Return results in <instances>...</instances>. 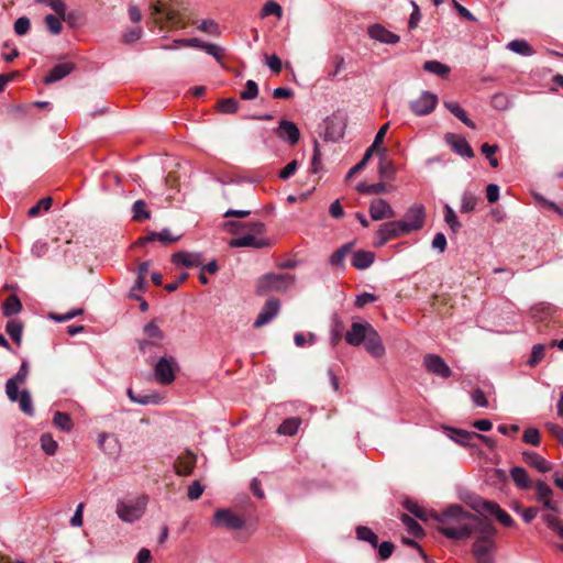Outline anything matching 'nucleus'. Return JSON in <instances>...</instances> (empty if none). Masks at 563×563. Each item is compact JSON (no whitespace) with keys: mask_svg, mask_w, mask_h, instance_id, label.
Returning a JSON list of instances; mask_svg holds the SVG:
<instances>
[{"mask_svg":"<svg viewBox=\"0 0 563 563\" xmlns=\"http://www.w3.org/2000/svg\"><path fill=\"white\" fill-rule=\"evenodd\" d=\"M444 221L453 233H456L462 227L455 211L449 205L444 206Z\"/></svg>","mask_w":563,"mask_h":563,"instance_id":"47","label":"nucleus"},{"mask_svg":"<svg viewBox=\"0 0 563 563\" xmlns=\"http://www.w3.org/2000/svg\"><path fill=\"white\" fill-rule=\"evenodd\" d=\"M534 199L544 208L552 210L563 218V207L558 206L555 202L544 198L543 196L536 194Z\"/></svg>","mask_w":563,"mask_h":563,"instance_id":"58","label":"nucleus"},{"mask_svg":"<svg viewBox=\"0 0 563 563\" xmlns=\"http://www.w3.org/2000/svg\"><path fill=\"white\" fill-rule=\"evenodd\" d=\"M269 15H276L277 18H282L283 15L282 7L272 0L267 1L261 10V18H266Z\"/></svg>","mask_w":563,"mask_h":563,"instance_id":"53","label":"nucleus"},{"mask_svg":"<svg viewBox=\"0 0 563 563\" xmlns=\"http://www.w3.org/2000/svg\"><path fill=\"white\" fill-rule=\"evenodd\" d=\"M146 505L147 498L145 496H139L128 500H119L115 511L122 521L132 523L143 516Z\"/></svg>","mask_w":563,"mask_h":563,"instance_id":"4","label":"nucleus"},{"mask_svg":"<svg viewBox=\"0 0 563 563\" xmlns=\"http://www.w3.org/2000/svg\"><path fill=\"white\" fill-rule=\"evenodd\" d=\"M196 465V455L190 451L180 454L174 463L177 475L188 476L192 473Z\"/></svg>","mask_w":563,"mask_h":563,"instance_id":"23","label":"nucleus"},{"mask_svg":"<svg viewBox=\"0 0 563 563\" xmlns=\"http://www.w3.org/2000/svg\"><path fill=\"white\" fill-rule=\"evenodd\" d=\"M449 439L462 446H474L473 440H475L476 432L466 431L456 428H444Z\"/></svg>","mask_w":563,"mask_h":563,"instance_id":"26","label":"nucleus"},{"mask_svg":"<svg viewBox=\"0 0 563 563\" xmlns=\"http://www.w3.org/2000/svg\"><path fill=\"white\" fill-rule=\"evenodd\" d=\"M7 333L18 344L21 343L23 327L22 323L15 319L9 320L5 325Z\"/></svg>","mask_w":563,"mask_h":563,"instance_id":"46","label":"nucleus"},{"mask_svg":"<svg viewBox=\"0 0 563 563\" xmlns=\"http://www.w3.org/2000/svg\"><path fill=\"white\" fill-rule=\"evenodd\" d=\"M444 107L459 120H461L466 126L476 129V124L467 117L465 110L454 101H444Z\"/></svg>","mask_w":563,"mask_h":563,"instance_id":"32","label":"nucleus"},{"mask_svg":"<svg viewBox=\"0 0 563 563\" xmlns=\"http://www.w3.org/2000/svg\"><path fill=\"white\" fill-rule=\"evenodd\" d=\"M438 530L451 540H466L486 521L466 511L460 505H451L443 512L437 514Z\"/></svg>","mask_w":563,"mask_h":563,"instance_id":"1","label":"nucleus"},{"mask_svg":"<svg viewBox=\"0 0 563 563\" xmlns=\"http://www.w3.org/2000/svg\"><path fill=\"white\" fill-rule=\"evenodd\" d=\"M356 536L360 540L368 542L373 548L378 545V537L367 527H357Z\"/></svg>","mask_w":563,"mask_h":563,"instance_id":"50","label":"nucleus"},{"mask_svg":"<svg viewBox=\"0 0 563 563\" xmlns=\"http://www.w3.org/2000/svg\"><path fill=\"white\" fill-rule=\"evenodd\" d=\"M490 104L496 110L505 111L511 106V101L508 95L498 92L492 97Z\"/></svg>","mask_w":563,"mask_h":563,"instance_id":"51","label":"nucleus"},{"mask_svg":"<svg viewBox=\"0 0 563 563\" xmlns=\"http://www.w3.org/2000/svg\"><path fill=\"white\" fill-rule=\"evenodd\" d=\"M30 27L31 22L30 19L26 16H21L16 19V21L14 22V32L19 36L25 35L30 31Z\"/></svg>","mask_w":563,"mask_h":563,"instance_id":"61","label":"nucleus"},{"mask_svg":"<svg viewBox=\"0 0 563 563\" xmlns=\"http://www.w3.org/2000/svg\"><path fill=\"white\" fill-rule=\"evenodd\" d=\"M471 506L477 514L482 516H495V518L505 527H510L514 525L512 518L495 501L477 497L473 500Z\"/></svg>","mask_w":563,"mask_h":563,"instance_id":"6","label":"nucleus"},{"mask_svg":"<svg viewBox=\"0 0 563 563\" xmlns=\"http://www.w3.org/2000/svg\"><path fill=\"white\" fill-rule=\"evenodd\" d=\"M301 420L297 417H291L283 421V423L278 427L277 432L284 435H294L297 433Z\"/></svg>","mask_w":563,"mask_h":563,"instance_id":"38","label":"nucleus"},{"mask_svg":"<svg viewBox=\"0 0 563 563\" xmlns=\"http://www.w3.org/2000/svg\"><path fill=\"white\" fill-rule=\"evenodd\" d=\"M408 233L420 230L426 222V209L421 203H413L408 208L404 218L399 220Z\"/></svg>","mask_w":563,"mask_h":563,"instance_id":"9","label":"nucleus"},{"mask_svg":"<svg viewBox=\"0 0 563 563\" xmlns=\"http://www.w3.org/2000/svg\"><path fill=\"white\" fill-rule=\"evenodd\" d=\"M380 152H382V156H380L379 165H378V174H379L380 178L390 179V178H393V176L395 174L394 164L391 161H388L385 157L386 148H380Z\"/></svg>","mask_w":563,"mask_h":563,"instance_id":"39","label":"nucleus"},{"mask_svg":"<svg viewBox=\"0 0 563 563\" xmlns=\"http://www.w3.org/2000/svg\"><path fill=\"white\" fill-rule=\"evenodd\" d=\"M257 95H258V86L252 79L246 81L244 90H242L240 92V97L243 100H253L257 97Z\"/></svg>","mask_w":563,"mask_h":563,"instance_id":"57","label":"nucleus"},{"mask_svg":"<svg viewBox=\"0 0 563 563\" xmlns=\"http://www.w3.org/2000/svg\"><path fill=\"white\" fill-rule=\"evenodd\" d=\"M400 519L410 534L417 538L423 534L421 526L409 515L402 514Z\"/></svg>","mask_w":563,"mask_h":563,"instance_id":"49","label":"nucleus"},{"mask_svg":"<svg viewBox=\"0 0 563 563\" xmlns=\"http://www.w3.org/2000/svg\"><path fill=\"white\" fill-rule=\"evenodd\" d=\"M507 47L519 55L530 56L533 54V49L525 40H514L507 44Z\"/></svg>","mask_w":563,"mask_h":563,"instance_id":"43","label":"nucleus"},{"mask_svg":"<svg viewBox=\"0 0 563 563\" xmlns=\"http://www.w3.org/2000/svg\"><path fill=\"white\" fill-rule=\"evenodd\" d=\"M375 260V254L371 251H356L351 258V264L356 269L363 271L368 268Z\"/></svg>","mask_w":563,"mask_h":563,"instance_id":"29","label":"nucleus"},{"mask_svg":"<svg viewBox=\"0 0 563 563\" xmlns=\"http://www.w3.org/2000/svg\"><path fill=\"white\" fill-rule=\"evenodd\" d=\"M144 334L146 339L139 342V349L142 354H152L155 347L162 346L164 333L154 322L145 324Z\"/></svg>","mask_w":563,"mask_h":563,"instance_id":"8","label":"nucleus"},{"mask_svg":"<svg viewBox=\"0 0 563 563\" xmlns=\"http://www.w3.org/2000/svg\"><path fill=\"white\" fill-rule=\"evenodd\" d=\"M477 196L471 190H465L461 198V212L468 213L475 210L477 205Z\"/></svg>","mask_w":563,"mask_h":563,"instance_id":"40","label":"nucleus"},{"mask_svg":"<svg viewBox=\"0 0 563 563\" xmlns=\"http://www.w3.org/2000/svg\"><path fill=\"white\" fill-rule=\"evenodd\" d=\"M423 365L430 374L441 378H449L452 375L451 368L444 360L437 354H426L423 357Z\"/></svg>","mask_w":563,"mask_h":563,"instance_id":"13","label":"nucleus"},{"mask_svg":"<svg viewBox=\"0 0 563 563\" xmlns=\"http://www.w3.org/2000/svg\"><path fill=\"white\" fill-rule=\"evenodd\" d=\"M22 310V303L15 295L9 296L2 306V312L5 317H12Z\"/></svg>","mask_w":563,"mask_h":563,"instance_id":"36","label":"nucleus"},{"mask_svg":"<svg viewBox=\"0 0 563 563\" xmlns=\"http://www.w3.org/2000/svg\"><path fill=\"white\" fill-rule=\"evenodd\" d=\"M99 446L110 456H115L119 453V442L112 434H100Z\"/></svg>","mask_w":563,"mask_h":563,"instance_id":"33","label":"nucleus"},{"mask_svg":"<svg viewBox=\"0 0 563 563\" xmlns=\"http://www.w3.org/2000/svg\"><path fill=\"white\" fill-rule=\"evenodd\" d=\"M75 69V65L70 62L55 65L44 78V84L49 85L62 80Z\"/></svg>","mask_w":563,"mask_h":563,"instance_id":"27","label":"nucleus"},{"mask_svg":"<svg viewBox=\"0 0 563 563\" xmlns=\"http://www.w3.org/2000/svg\"><path fill=\"white\" fill-rule=\"evenodd\" d=\"M30 368L27 361H23L16 374L5 383V394L10 401L18 400V385L23 384L29 375Z\"/></svg>","mask_w":563,"mask_h":563,"instance_id":"14","label":"nucleus"},{"mask_svg":"<svg viewBox=\"0 0 563 563\" xmlns=\"http://www.w3.org/2000/svg\"><path fill=\"white\" fill-rule=\"evenodd\" d=\"M45 21V24L48 29V31L54 34V35H58L62 30H63V25H62V19L57 15H53V14H47L44 19Z\"/></svg>","mask_w":563,"mask_h":563,"instance_id":"56","label":"nucleus"},{"mask_svg":"<svg viewBox=\"0 0 563 563\" xmlns=\"http://www.w3.org/2000/svg\"><path fill=\"white\" fill-rule=\"evenodd\" d=\"M438 96L430 91H422L421 95L409 102L410 110L418 117L430 114L438 104Z\"/></svg>","mask_w":563,"mask_h":563,"instance_id":"12","label":"nucleus"},{"mask_svg":"<svg viewBox=\"0 0 563 563\" xmlns=\"http://www.w3.org/2000/svg\"><path fill=\"white\" fill-rule=\"evenodd\" d=\"M212 525L218 528L239 530L245 526V521L230 509H218L214 512Z\"/></svg>","mask_w":563,"mask_h":563,"instance_id":"11","label":"nucleus"},{"mask_svg":"<svg viewBox=\"0 0 563 563\" xmlns=\"http://www.w3.org/2000/svg\"><path fill=\"white\" fill-rule=\"evenodd\" d=\"M49 7L63 21L67 20V7L63 0H36Z\"/></svg>","mask_w":563,"mask_h":563,"instance_id":"45","label":"nucleus"},{"mask_svg":"<svg viewBox=\"0 0 563 563\" xmlns=\"http://www.w3.org/2000/svg\"><path fill=\"white\" fill-rule=\"evenodd\" d=\"M522 459L528 465L541 473H547L551 470L549 462L538 453L526 451L522 453Z\"/></svg>","mask_w":563,"mask_h":563,"instance_id":"30","label":"nucleus"},{"mask_svg":"<svg viewBox=\"0 0 563 563\" xmlns=\"http://www.w3.org/2000/svg\"><path fill=\"white\" fill-rule=\"evenodd\" d=\"M19 407L22 412L32 417L34 415V407L31 398V394L29 390L24 389L21 393L18 391V400Z\"/></svg>","mask_w":563,"mask_h":563,"instance_id":"41","label":"nucleus"},{"mask_svg":"<svg viewBox=\"0 0 563 563\" xmlns=\"http://www.w3.org/2000/svg\"><path fill=\"white\" fill-rule=\"evenodd\" d=\"M357 190L364 195H380L385 194L388 190V186L385 183L377 184H358Z\"/></svg>","mask_w":563,"mask_h":563,"instance_id":"44","label":"nucleus"},{"mask_svg":"<svg viewBox=\"0 0 563 563\" xmlns=\"http://www.w3.org/2000/svg\"><path fill=\"white\" fill-rule=\"evenodd\" d=\"M172 261L175 265L189 268L201 266L203 257L200 253L177 252L173 254Z\"/></svg>","mask_w":563,"mask_h":563,"instance_id":"25","label":"nucleus"},{"mask_svg":"<svg viewBox=\"0 0 563 563\" xmlns=\"http://www.w3.org/2000/svg\"><path fill=\"white\" fill-rule=\"evenodd\" d=\"M53 423L56 428L64 432H69L74 427L70 416L60 411H56L54 413Z\"/></svg>","mask_w":563,"mask_h":563,"instance_id":"42","label":"nucleus"},{"mask_svg":"<svg viewBox=\"0 0 563 563\" xmlns=\"http://www.w3.org/2000/svg\"><path fill=\"white\" fill-rule=\"evenodd\" d=\"M280 309V302L277 298L268 299L263 306L256 320L254 321L255 328H261L269 323L275 317H277Z\"/></svg>","mask_w":563,"mask_h":563,"instance_id":"18","label":"nucleus"},{"mask_svg":"<svg viewBox=\"0 0 563 563\" xmlns=\"http://www.w3.org/2000/svg\"><path fill=\"white\" fill-rule=\"evenodd\" d=\"M276 135L289 145H296L300 139V131L294 122L282 120L276 129Z\"/></svg>","mask_w":563,"mask_h":563,"instance_id":"19","label":"nucleus"},{"mask_svg":"<svg viewBox=\"0 0 563 563\" xmlns=\"http://www.w3.org/2000/svg\"><path fill=\"white\" fill-rule=\"evenodd\" d=\"M444 140L456 154L468 158L474 157V152L465 137L455 133H446Z\"/></svg>","mask_w":563,"mask_h":563,"instance_id":"20","label":"nucleus"},{"mask_svg":"<svg viewBox=\"0 0 563 563\" xmlns=\"http://www.w3.org/2000/svg\"><path fill=\"white\" fill-rule=\"evenodd\" d=\"M205 490V487L200 484L199 481H194L189 486H188V492H187V496L190 500H197L200 498V496L202 495Z\"/></svg>","mask_w":563,"mask_h":563,"instance_id":"64","label":"nucleus"},{"mask_svg":"<svg viewBox=\"0 0 563 563\" xmlns=\"http://www.w3.org/2000/svg\"><path fill=\"white\" fill-rule=\"evenodd\" d=\"M128 396L132 402L143 406L150 404L157 405L163 400V396L158 393L152 391L150 394L135 395L132 388L128 389Z\"/></svg>","mask_w":563,"mask_h":563,"instance_id":"31","label":"nucleus"},{"mask_svg":"<svg viewBox=\"0 0 563 563\" xmlns=\"http://www.w3.org/2000/svg\"><path fill=\"white\" fill-rule=\"evenodd\" d=\"M371 329L373 327L368 322H353L350 330L345 333L346 343L352 346L361 345L366 340Z\"/></svg>","mask_w":563,"mask_h":563,"instance_id":"17","label":"nucleus"},{"mask_svg":"<svg viewBox=\"0 0 563 563\" xmlns=\"http://www.w3.org/2000/svg\"><path fill=\"white\" fill-rule=\"evenodd\" d=\"M354 243H345L341 247H339L332 255L329 257V264L332 266L341 267L343 266L344 260L346 255L351 252Z\"/></svg>","mask_w":563,"mask_h":563,"instance_id":"35","label":"nucleus"},{"mask_svg":"<svg viewBox=\"0 0 563 563\" xmlns=\"http://www.w3.org/2000/svg\"><path fill=\"white\" fill-rule=\"evenodd\" d=\"M369 214L374 221H379L384 219H390L395 217V210L387 202V200L382 198H376L372 200L369 205Z\"/></svg>","mask_w":563,"mask_h":563,"instance_id":"21","label":"nucleus"},{"mask_svg":"<svg viewBox=\"0 0 563 563\" xmlns=\"http://www.w3.org/2000/svg\"><path fill=\"white\" fill-rule=\"evenodd\" d=\"M405 508L412 514L415 517L421 520H427V511L424 508L419 506L418 504L408 500L405 503Z\"/></svg>","mask_w":563,"mask_h":563,"instance_id":"60","label":"nucleus"},{"mask_svg":"<svg viewBox=\"0 0 563 563\" xmlns=\"http://www.w3.org/2000/svg\"><path fill=\"white\" fill-rule=\"evenodd\" d=\"M477 538L473 543L472 551L477 563H493L496 543L494 537L497 533L496 528L486 520L475 532Z\"/></svg>","mask_w":563,"mask_h":563,"instance_id":"2","label":"nucleus"},{"mask_svg":"<svg viewBox=\"0 0 563 563\" xmlns=\"http://www.w3.org/2000/svg\"><path fill=\"white\" fill-rule=\"evenodd\" d=\"M409 234L399 220L383 223L374 236V246L382 247L388 241Z\"/></svg>","mask_w":563,"mask_h":563,"instance_id":"7","label":"nucleus"},{"mask_svg":"<svg viewBox=\"0 0 563 563\" xmlns=\"http://www.w3.org/2000/svg\"><path fill=\"white\" fill-rule=\"evenodd\" d=\"M363 343L366 351L373 357L379 358L385 354V347L383 345L382 339L374 328L369 330V334L366 336V340H364Z\"/></svg>","mask_w":563,"mask_h":563,"instance_id":"24","label":"nucleus"},{"mask_svg":"<svg viewBox=\"0 0 563 563\" xmlns=\"http://www.w3.org/2000/svg\"><path fill=\"white\" fill-rule=\"evenodd\" d=\"M223 228L231 234H240L244 231H251L260 235L265 233V224L261 221L240 222L235 220H229L223 224Z\"/></svg>","mask_w":563,"mask_h":563,"instance_id":"16","label":"nucleus"},{"mask_svg":"<svg viewBox=\"0 0 563 563\" xmlns=\"http://www.w3.org/2000/svg\"><path fill=\"white\" fill-rule=\"evenodd\" d=\"M510 476L514 483L521 489H528L531 486L528 473L520 466L510 470Z\"/></svg>","mask_w":563,"mask_h":563,"instance_id":"34","label":"nucleus"},{"mask_svg":"<svg viewBox=\"0 0 563 563\" xmlns=\"http://www.w3.org/2000/svg\"><path fill=\"white\" fill-rule=\"evenodd\" d=\"M296 282V277L294 275L284 273V274H274L268 273L258 278L256 283V292L258 295H267L269 292H285L291 286H294Z\"/></svg>","mask_w":563,"mask_h":563,"instance_id":"3","label":"nucleus"},{"mask_svg":"<svg viewBox=\"0 0 563 563\" xmlns=\"http://www.w3.org/2000/svg\"><path fill=\"white\" fill-rule=\"evenodd\" d=\"M423 70L443 78L450 74L451 69L448 65L439 60H427L423 64Z\"/></svg>","mask_w":563,"mask_h":563,"instance_id":"37","label":"nucleus"},{"mask_svg":"<svg viewBox=\"0 0 563 563\" xmlns=\"http://www.w3.org/2000/svg\"><path fill=\"white\" fill-rule=\"evenodd\" d=\"M324 125L323 139L325 141L335 142L343 137L346 120L342 114L333 113L324 120Z\"/></svg>","mask_w":563,"mask_h":563,"instance_id":"10","label":"nucleus"},{"mask_svg":"<svg viewBox=\"0 0 563 563\" xmlns=\"http://www.w3.org/2000/svg\"><path fill=\"white\" fill-rule=\"evenodd\" d=\"M264 234H255L254 232L247 231L246 234L232 239L229 242L231 247H253V249H263L269 245L267 239L263 236Z\"/></svg>","mask_w":563,"mask_h":563,"instance_id":"15","label":"nucleus"},{"mask_svg":"<svg viewBox=\"0 0 563 563\" xmlns=\"http://www.w3.org/2000/svg\"><path fill=\"white\" fill-rule=\"evenodd\" d=\"M522 440L527 444L538 446L540 444V432L536 428H527L523 431Z\"/></svg>","mask_w":563,"mask_h":563,"instance_id":"59","label":"nucleus"},{"mask_svg":"<svg viewBox=\"0 0 563 563\" xmlns=\"http://www.w3.org/2000/svg\"><path fill=\"white\" fill-rule=\"evenodd\" d=\"M197 27L200 31L209 34H218L219 32L218 23L212 19L201 20Z\"/></svg>","mask_w":563,"mask_h":563,"instance_id":"63","label":"nucleus"},{"mask_svg":"<svg viewBox=\"0 0 563 563\" xmlns=\"http://www.w3.org/2000/svg\"><path fill=\"white\" fill-rule=\"evenodd\" d=\"M178 371L179 365L174 356H162L154 364V378L161 385H170Z\"/></svg>","mask_w":563,"mask_h":563,"instance_id":"5","label":"nucleus"},{"mask_svg":"<svg viewBox=\"0 0 563 563\" xmlns=\"http://www.w3.org/2000/svg\"><path fill=\"white\" fill-rule=\"evenodd\" d=\"M536 494H537V500L539 503H542L544 508H547L549 510H553V511L556 510V506L551 499L553 492L549 485H547L543 482H538L536 484Z\"/></svg>","mask_w":563,"mask_h":563,"instance_id":"28","label":"nucleus"},{"mask_svg":"<svg viewBox=\"0 0 563 563\" xmlns=\"http://www.w3.org/2000/svg\"><path fill=\"white\" fill-rule=\"evenodd\" d=\"M179 240V236H175L168 229H164L161 232H152L148 236V241H159L163 244H173Z\"/></svg>","mask_w":563,"mask_h":563,"instance_id":"48","label":"nucleus"},{"mask_svg":"<svg viewBox=\"0 0 563 563\" xmlns=\"http://www.w3.org/2000/svg\"><path fill=\"white\" fill-rule=\"evenodd\" d=\"M40 441L41 446L46 454L54 455L56 453L57 442L49 433L42 434Z\"/></svg>","mask_w":563,"mask_h":563,"instance_id":"54","label":"nucleus"},{"mask_svg":"<svg viewBox=\"0 0 563 563\" xmlns=\"http://www.w3.org/2000/svg\"><path fill=\"white\" fill-rule=\"evenodd\" d=\"M52 198L45 197L42 198L35 206L31 207L27 211V216L31 218H35L41 213V210L47 211L52 207Z\"/></svg>","mask_w":563,"mask_h":563,"instance_id":"55","label":"nucleus"},{"mask_svg":"<svg viewBox=\"0 0 563 563\" xmlns=\"http://www.w3.org/2000/svg\"><path fill=\"white\" fill-rule=\"evenodd\" d=\"M222 113H234L238 111L239 102L233 98L223 99L218 104Z\"/></svg>","mask_w":563,"mask_h":563,"instance_id":"62","label":"nucleus"},{"mask_svg":"<svg viewBox=\"0 0 563 563\" xmlns=\"http://www.w3.org/2000/svg\"><path fill=\"white\" fill-rule=\"evenodd\" d=\"M133 219L142 222L150 219L151 213L146 210V205L143 200H136L132 207Z\"/></svg>","mask_w":563,"mask_h":563,"instance_id":"52","label":"nucleus"},{"mask_svg":"<svg viewBox=\"0 0 563 563\" xmlns=\"http://www.w3.org/2000/svg\"><path fill=\"white\" fill-rule=\"evenodd\" d=\"M368 35L371 38L385 44H397L400 37L387 30L382 24H373L368 27Z\"/></svg>","mask_w":563,"mask_h":563,"instance_id":"22","label":"nucleus"}]
</instances>
